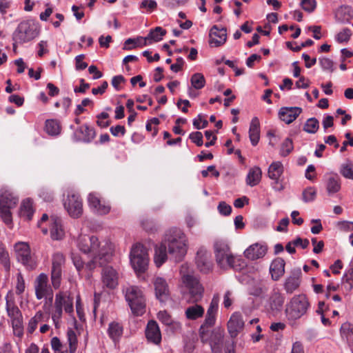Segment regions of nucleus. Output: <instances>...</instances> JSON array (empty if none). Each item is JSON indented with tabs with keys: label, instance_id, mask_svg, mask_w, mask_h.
Returning a JSON list of instances; mask_svg holds the SVG:
<instances>
[{
	"label": "nucleus",
	"instance_id": "1",
	"mask_svg": "<svg viewBox=\"0 0 353 353\" xmlns=\"http://www.w3.org/2000/svg\"><path fill=\"white\" fill-rule=\"evenodd\" d=\"M168 254L175 262L181 261L187 253V238L179 229H172L166 234L164 243L155 246L154 261L160 267L168 259Z\"/></svg>",
	"mask_w": 353,
	"mask_h": 353
},
{
	"label": "nucleus",
	"instance_id": "2",
	"mask_svg": "<svg viewBox=\"0 0 353 353\" xmlns=\"http://www.w3.org/2000/svg\"><path fill=\"white\" fill-rule=\"evenodd\" d=\"M113 246L111 243H106L103 247L99 254L94 256L92 260L85 264L83 261L81 257L76 254H72V260L79 274H81L83 270L89 272L92 271L97 266L103 267L108 263L112 257Z\"/></svg>",
	"mask_w": 353,
	"mask_h": 353
},
{
	"label": "nucleus",
	"instance_id": "3",
	"mask_svg": "<svg viewBox=\"0 0 353 353\" xmlns=\"http://www.w3.org/2000/svg\"><path fill=\"white\" fill-rule=\"evenodd\" d=\"M214 248L216 263L221 268H231L238 270L244 266V262L233 255L229 245L225 242L218 241L214 243Z\"/></svg>",
	"mask_w": 353,
	"mask_h": 353
},
{
	"label": "nucleus",
	"instance_id": "4",
	"mask_svg": "<svg viewBox=\"0 0 353 353\" xmlns=\"http://www.w3.org/2000/svg\"><path fill=\"white\" fill-rule=\"evenodd\" d=\"M123 292L132 312L136 316H141L145 312V297L142 290L137 285H128L123 288Z\"/></svg>",
	"mask_w": 353,
	"mask_h": 353
},
{
	"label": "nucleus",
	"instance_id": "5",
	"mask_svg": "<svg viewBox=\"0 0 353 353\" xmlns=\"http://www.w3.org/2000/svg\"><path fill=\"white\" fill-rule=\"evenodd\" d=\"M19 201L17 196L8 189L3 187L0 190V216L3 221L12 227V218L11 210L14 208Z\"/></svg>",
	"mask_w": 353,
	"mask_h": 353
},
{
	"label": "nucleus",
	"instance_id": "6",
	"mask_svg": "<svg viewBox=\"0 0 353 353\" xmlns=\"http://www.w3.org/2000/svg\"><path fill=\"white\" fill-rule=\"evenodd\" d=\"M39 34L38 23L32 19L21 21L12 33V41L23 44L33 40Z\"/></svg>",
	"mask_w": 353,
	"mask_h": 353
},
{
	"label": "nucleus",
	"instance_id": "7",
	"mask_svg": "<svg viewBox=\"0 0 353 353\" xmlns=\"http://www.w3.org/2000/svg\"><path fill=\"white\" fill-rule=\"evenodd\" d=\"M180 272L182 283L188 291L190 301L196 303L201 300L204 288L199 279L193 273L186 272L183 265H182Z\"/></svg>",
	"mask_w": 353,
	"mask_h": 353
},
{
	"label": "nucleus",
	"instance_id": "8",
	"mask_svg": "<svg viewBox=\"0 0 353 353\" xmlns=\"http://www.w3.org/2000/svg\"><path fill=\"white\" fill-rule=\"evenodd\" d=\"M310 307L307 296L303 294L294 296L285 305V314L289 320L300 319L306 314Z\"/></svg>",
	"mask_w": 353,
	"mask_h": 353
},
{
	"label": "nucleus",
	"instance_id": "9",
	"mask_svg": "<svg viewBox=\"0 0 353 353\" xmlns=\"http://www.w3.org/2000/svg\"><path fill=\"white\" fill-rule=\"evenodd\" d=\"M11 297L12 294L9 292L6 298L7 314L10 319L14 334L21 338L23 335L22 314L14 301L11 300Z\"/></svg>",
	"mask_w": 353,
	"mask_h": 353
},
{
	"label": "nucleus",
	"instance_id": "10",
	"mask_svg": "<svg viewBox=\"0 0 353 353\" xmlns=\"http://www.w3.org/2000/svg\"><path fill=\"white\" fill-rule=\"evenodd\" d=\"M130 259L136 272H144L147 270L149 258L148 250L143 245L137 243L132 248Z\"/></svg>",
	"mask_w": 353,
	"mask_h": 353
},
{
	"label": "nucleus",
	"instance_id": "11",
	"mask_svg": "<svg viewBox=\"0 0 353 353\" xmlns=\"http://www.w3.org/2000/svg\"><path fill=\"white\" fill-rule=\"evenodd\" d=\"M284 302V295L278 290L274 289L264 302V310L270 316H276L282 311Z\"/></svg>",
	"mask_w": 353,
	"mask_h": 353
},
{
	"label": "nucleus",
	"instance_id": "12",
	"mask_svg": "<svg viewBox=\"0 0 353 353\" xmlns=\"http://www.w3.org/2000/svg\"><path fill=\"white\" fill-rule=\"evenodd\" d=\"M106 243L100 246L97 236L81 234L78 238L77 246L84 253H92L94 256H97L99 254L101 249L105 246Z\"/></svg>",
	"mask_w": 353,
	"mask_h": 353
},
{
	"label": "nucleus",
	"instance_id": "13",
	"mask_svg": "<svg viewBox=\"0 0 353 353\" xmlns=\"http://www.w3.org/2000/svg\"><path fill=\"white\" fill-rule=\"evenodd\" d=\"M14 250L17 260L28 269L32 270L37 266V262L31 254L30 246L24 242H19L14 245Z\"/></svg>",
	"mask_w": 353,
	"mask_h": 353
},
{
	"label": "nucleus",
	"instance_id": "14",
	"mask_svg": "<svg viewBox=\"0 0 353 353\" xmlns=\"http://www.w3.org/2000/svg\"><path fill=\"white\" fill-rule=\"evenodd\" d=\"M63 206L68 214L74 219H77L83 214V201L78 194H68Z\"/></svg>",
	"mask_w": 353,
	"mask_h": 353
},
{
	"label": "nucleus",
	"instance_id": "15",
	"mask_svg": "<svg viewBox=\"0 0 353 353\" xmlns=\"http://www.w3.org/2000/svg\"><path fill=\"white\" fill-rule=\"evenodd\" d=\"M65 257L61 252H56L52 259L51 281L52 286L57 289L61 284L62 267L65 264Z\"/></svg>",
	"mask_w": 353,
	"mask_h": 353
},
{
	"label": "nucleus",
	"instance_id": "16",
	"mask_svg": "<svg viewBox=\"0 0 353 353\" xmlns=\"http://www.w3.org/2000/svg\"><path fill=\"white\" fill-rule=\"evenodd\" d=\"M88 202L90 208L100 215H105L110 212L111 207L110 204L101 199L96 192H91L88 196Z\"/></svg>",
	"mask_w": 353,
	"mask_h": 353
},
{
	"label": "nucleus",
	"instance_id": "17",
	"mask_svg": "<svg viewBox=\"0 0 353 353\" xmlns=\"http://www.w3.org/2000/svg\"><path fill=\"white\" fill-rule=\"evenodd\" d=\"M48 278L45 274H40L35 281V294L38 300L47 296L48 294L51 295L50 301L52 300V295L51 293L50 287L48 284Z\"/></svg>",
	"mask_w": 353,
	"mask_h": 353
},
{
	"label": "nucleus",
	"instance_id": "18",
	"mask_svg": "<svg viewBox=\"0 0 353 353\" xmlns=\"http://www.w3.org/2000/svg\"><path fill=\"white\" fill-rule=\"evenodd\" d=\"M96 137L95 130L87 124L79 126L74 132V137L77 141L89 143Z\"/></svg>",
	"mask_w": 353,
	"mask_h": 353
},
{
	"label": "nucleus",
	"instance_id": "19",
	"mask_svg": "<svg viewBox=\"0 0 353 353\" xmlns=\"http://www.w3.org/2000/svg\"><path fill=\"white\" fill-rule=\"evenodd\" d=\"M268 247L265 245L256 243L250 245L245 251L244 256L248 259L254 261L263 258L267 253Z\"/></svg>",
	"mask_w": 353,
	"mask_h": 353
},
{
	"label": "nucleus",
	"instance_id": "20",
	"mask_svg": "<svg viewBox=\"0 0 353 353\" xmlns=\"http://www.w3.org/2000/svg\"><path fill=\"white\" fill-rule=\"evenodd\" d=\"M301 270L300 268L294 269L292 271L284 283V289L288 294L293 293L299 288L301 283Z\"/></svg>",
	"mask_w": 353,
	"mask_h": 353
},
{
	"label": "nucleus",
	"instance_id": "21",
	"mask_svg": "<svg viewBox=\"0 0 353 353\" xmlns=\"http://www.w3.org/2000/svg\"><path fill=\"white\" fill-rule=\"evenodd\" d=\"M244 321L242 316L238 312L234 313L228 322V330L232 338H235L242 331Z\"/></svg>",
	"mask_w": 353,
	"mask_h": 353
},
{
	"label": "nucleus",
	"instance_id": "22",
	"mask_svg": "<svg viewBox=\"0 0 353 353\" xmlns=\"http://www.w3.org/2000/svg\"><path fill=\"white\" fill-rule=\"evenodd\" d=\"M145 336L148 341L158 345L161 341V334L159 327L155 321H149L146 329Z\"/></svg>",
	"mask_w": 353,
	"mask_h": 353
},
{
	"label": "nucleus",
	"instance_id": "23",
	"mask_svg": "<svg viewBox=\"0 0 353 353\" xmlns=\"http://www.w3.org/2000/svg\"><path fill=\"white\" fill-rule=\"evenodd\" d=\"M283 172V166L281 162H273L268 168V176L274 181L273 188L278 191L282 190L283 187L282 185H279V179Z\"/></svg>",
	"mask_w": 353,
	"mask_h": 353
},
{
	"label": "nucleus",
	"instance_id": "24",
	"mask_svg": "<svg viewBox=\"0 0 353 353\" xmlns=\"http://www.w3.org/2000/svg\"><path fill=\"white\" fill-rule=\"evenodd\" d=\"M302 112V109L299 107H283L279 112L281 120L289 124L294 121Z\"/></svg>",
	"mask_w": 353,
	"mask_h": 353
},
{
	"label": "nucleus",
	"instance_id": "25",
	"mask_svg": "<svg viewBox=\"0 0 353 353\" xmlns=\"http://www.w3.org/2000/svg\"><path fill=\"white\" fill-rule=\"evenodd\" d=\"M103 283L108 288L113 289L118 285L117 272L112 267H105L102 271Z\"/></svg>",
	"mask_w": 353,
	"mask_h": 353
},
{
	"label": "nucleus",
	"instance_id": "26",
	"mask_svg": "<svg viewBox=\"0 0 353 353\" xmlns=\"http://www.w3.org/2000/svg\"><path fill=\"white\" fill-rule=\"evenodd\" d=\"M226 30L219 29L216 26H213L210 31V43H214L215 47L223 45L226 41Z\"/></svg>",
	"mask_w": 353,
	"mask_h": 353
},
{
	"label": "nucleus",
	"instance_id": "27",
	"mask_svg": "<svg viewBox=\"0 0 353 353\" xmlns=\"http://www.w3.org/2000/svg\"><path fill=\"white\" fill-rule=\"evenodd\" d=\"M285 262L282 258H276L272 261L270 272L271 273L272 279L274 281H278L285 273Z\"/></svg>",
	"mask_w": 353,
	"mask_h": 353
},
{
	"label": "nucleus",
	"instance_id": "28",
	"mask_svg": "<svg viewBox=\"0 0 353 353\" xmlns=\"http://www.w3.org/2000/svg\"><path fill=\"white\" fill-rule=\"evenodd\" d=\"M216 314L214 312L207 310L206 316L203 323L199 328V336L202 341H207L208 328L212 327L216 321Z\"/></svg>",
	"mask_w": 353,
	"mask_h": 353
},
{
	"label": "nucleus",
	"instance_id": "29",
	"mask_svg": "<svg viewBox=\"0 0 353 353\" xmlns=\"http://www.w3.org/2000/svg\"><path fill=\"white\" fill-rule=\"evenodd\" d=\"M156 296L161 301H164L168 296V285L165 280L161 277H157L154 281Z\"/></svg>",
	"mask_w": 353,
	"mask_h": 353
},
{
	"label": "nucleus",
	"instance_id": "30",
	"mask_svg": "<svg viewBox=\"0 0 353 353\" xmlns=\"http://www.w3.org/2000/svg\"><path fill=\"white\" fill-rule=\"evenodd\" d=\"M55 302H57L64 311L70 314L73 313V299L66 294L65 292H59L55 296Z\"/></svg>",
	"mask_w": 353,
	"mask_h": 353
},
{
	"label": "nucleus",
	"instance_id": "31",
	"mask_svg": "<svg viewBox=\"0 0 353 353\" xmlns=\"http://www.w3.org/2000/svg\"><path fill=\"white\" fill-rule=\"evenodd\" d=\"M196 263L201 272H208L212 268L209 254L206 251L199 250L196 256Z\"/></svg>",
	"mask_w": 353,
	"mask_h": 353
},
{
	"label": "nucleus",
	"instance_id": "32",
	"mask_svg": "<svg viewBox=\"0 0 353 353\" xmlns=\"http://www.w3.org/2000/svg\"><path fill=\"white\" fill-rule=\"evenodd\" d=\"M51 221L50 235L52 239L54 240L61 239L65 234L61 219L57 216H52Z\"/></svg>",
	"mask_w": 353,
	"mask_h": 353
},
{
	"label": "nucleus",
	"instance_id": "33",
	"mask_svg": "<svg viewBox=\"0 0 353 353\" xmlns=\"http://www.w3.org/2000/svg\"><path fill=\"white\" fill-rule=\"evenodd\" d=\"M259 121L257 117H254L250 123L249 129V137L252 145H256L260 139Z\"/></svg>",
	"mask_w": 353,
	"mask_h": 353
},
{
	"label": "nucleus",
	"instance_id": "34",
	"mask_svg": "<svg viewBox=\"0 0 353 353\" xmlns=\"http://www.w3.org/2000/svg\"><path fill=\"white\" fill-rule=\"evenodd\" d=\"M341 336L345 341L348 345L353 349V325L350 323H344L340 329Z\"/></svg>",
	"mask_w": 353,
	"mask_h": 353
},
{
	"label": "nucleus",
	"instance_id": "35",
	"mask_svg": "<svg viewBox=\"0 0 353 353\" xmlns=\"http://www.w3.org/2000/svg\"><path fill=\"white\" fill-rule=\"evenodd\" d=\"M341 189V180L337 174L330 175L326 181V190L328 194L331 195L338 192Z\"/></svg>",
	"mask_w": 353,
	"mask_h": 353
},
{
	"label": "nucleus",
	"instance_id": "36",
	"mask_svg": "<svg viewBox=\"0 0 353 353\" xmlns=\"http://www.w3.org/2000/svg\"><path fill=\"white\" fill-rule=\"evenodd\" d=\"M34 214V210L32 208V201L30 199H27L21 204L19 210V215L21 217L26 220L30 221Z\"/></svg>",
	"mask_w": 353,
	"mask_h": 353
},
{
	"label": "nucleus",
	"instance_id": "37",
	"mask_svg": "<svg viewBox=\"0 0 353 353\" xmlns=\"http://www.w3.org/2000/svg\"><path fill=\"white\" fill-rule=\"evenodd\" d=\"M157 317L162 323L167 326H170L172 329L179 330L181 327V323L174 321L165 310L159 312Z\"/></svg>",
	"mask_w": 353,
	"mask_h": 353
},
{
	"label": "nucleus",
	"instance_id": "38",
	"mask_svg": "<svg viewBox=\"0 0 353 353\" xmlns=\"http://www.w3.org/2000/svg\"><path fill=\"white\" fill-rule=\"evenodd\" d=\"M261 175L262 172L260 168H251L246 177V183L251 187L256 185L261 181Z\"/></svg>",
	"mask_w": 353,
	"mask_h": 353
},
{
	"label": "nucleus",
	"instance_id": "39",
	"mask_svg": "<svg viewBox=\"0 0 353 353\" xmlns=\"http://www.w3.org/2000/svg\"><path fill=\"white\" fill-rule=\"evenodd\" d=\"M204 314V308L198 304H194L186 308L185 314L189 320H196L202 317Z\"/></svg>",
	"mask_w": 353,
	"mask_h": 353
},
{
	"label": "nucleus",
	"instance_id": "40",
	"mask_svg": "<svg viewBox=\"0 0 353 353\" xmlns=\"http://www.w3.org/2000/svg\"><path fill=\"white\" fill-rule=\"evenodd\" d=\"M165 34V30L161 27H156L154 29L151 30L148 36L144 39L143 45H147V41H150L149 43H151L152 41L158 42L163 39Z\"/></svg>",
	"mask_w": 353,
	"mask_h": 353
},
{
	"label": "nucleus",
	"instance_id": "41",
	"mask_svg": "<svg viewBox=\"0 0 353 353\" xmlns=\"http://www.w3.org/2000/svg\"><path fill=\"white\" fill-rule=\"evenodd\" d=\"M63 309L57 302L54 303L53 307L50 312L52 320L56 328H59L61 323Z\"/></svg>",
	"mask_w": 353,
	"mask_h": 353
},
{
	"label": "nucleus",
	"instance_id": "42",
	"mask_svg": "<svg viewBox=\"0 0 353 353\" xmlns=\"http://www.w3.org/2000/svg\"><path fill=\"white\" fill-rule=\"evenodd\" d=\"M46 130L50 135H58L61 132L59 122L54 119L47 120L46 121Z\"/></svg>",
	"mask_w": 353,
	"mask_h": 353
},
{
	"label": "nucleus",
	"instance_id": "43",
	"mask_svg": "<svg viewBox=\"0 0 353 353\" xmlns=\"http://www.w3.org/2000/svg\"><path fill=\"white\" fill-rule=\"evenodd\" d=\"M44 317V314L42 311L39 310L38 311L35 315L30 319L29 321L28 325V332L30 334H32L34 332V331L37 327L38 324L43 321Z\"/></svg>",
	"mask_w": 353,
	"mask_h": 353
},
{
	"label": "nucleus",
	"instance_id": "44",
	"mask_svg": "<svg viewBox=\"0 0 353 353\" xmlns=\"http://www.w3.org/2000/svg\"><path fill=\"white\" fill-rule=\"evenodd\" d=\"M108 332L110 337L114 341H116L121 336L123 333V329L119 323L112 322L110 323Z\"/></svg>",
	"mask_w": 353,
	"mask_h": 353
},
{
	"label": "nucleus",
	"instance_id": "45",
	"mask_svg": "<svg viewBox=\"0 0 353 353\" xmlns=\"http://www.w3.org/2000/svg\"><path fill=\"white\" fill-rule=\"evenodd\" d=\"M319 128V122L314 118L308 119L303 126V130L310 134L316 133Z\"/></svg>",
	"mask_w": 353,
	"mask_h": 353
},
{
	"label": "nucleus",
	"instance_id": "46",
	"mask_svg": "<svg viewBox=\"0 0 353 353\" xmlns=\"http://www.w3.org/2000/svg\"><path fill=\"white\" fill-rule=\"evenodd\" d=\"M68 341L69 343L70 353H75L77 347V337L76 333L72 330H68L67 332Z\"/></svg>",
	"mask_w": 353,
	"mask_h": 353
},
{
	"label": "nucleus",
	"instance_id": "47",
	"mask_svg": "<svg viewBox=\"0 0 353 353\" xmlns=\"http://www.w3.org/2000/svg\"><path fill=\"white\" fill-rule=\"evenodd\" d=\"M205 80L203 75L201 73H195L191 77V84L196 90L204 87Z\"/></svg>",
	"mask_w": 353,
	"mask_h": 353
},
{
	"label": "nucleus",
	"instance_id": "48",
	"mask_svg": "<svg viewBox=\"0 0 353 353\" xmlns=\"http://www.w3.org/2000/svg\"><path fill=\"white\" fill-rule=\"evenodd\" d=\"M340 172L345 178L353 180V163L347 161L343 163L341 166Z\"/></svg>",
	"mask_w": 353,
	"mask_h": 353
},
{
	"label": "nucleus",
	"instance_id": "49",
	"mask_svg": "<svg viewBox=\"0 0 353 353\" xmlns=\"http://www.w3.org/2000/svg\"><path fill=\"white\" fill-rule=\"evenodd\" d=\"M51 346L54 353H68L66 347L63 345L57 336L51 339Z\"/></svg>",
	"mask_w": 353,
	"mask_h": 353
},
{
	"label": "nucleus",
	"instance_id": "50",
	"mask_svg": "<svg viewBox=\"0 0 353 353\" xmlns=\"http://www.w3.org/2000/svg\"><path fill=\"white\" fill-rule=\"evenodd\" d=\"M319 61L323 70H327L331 73L334 72V67L332 60L327 57H321L319 58Z\"/></svg>",
	"mask_w": 353,
	"mask_h": 353
},
{
	"label": "nucleus",
	"instance_id": "51",
	"mask_svg": "<svg viewBox=\"0 0 353 353\" xmlns=\"http://www.w3.org/2000/svg\"><path fill=\"white\" fill-rule=\"evenodd\" d=\"M293 143L292 139L287 138L281 145V155L283 157L288 156L293 150Z\"/></svg>",
	"mask_w": 353,
	"mask_h": 353
},
{
	"label": "nucleus",
	"instance_id": "52",
	"mask_svg": "<svg viewBox=\"0 0 353 353\" xmlns=\"http://www.w3.org/2000/svg\"><path fill=\"white\" fill-rule=\"evenodd\" d=\"M316 195V191L314 188L309 187L303 192V200L305 202L312 201L314 200Z\"/></svg>",
	"mask_w": 353,
	"mask_h": 353
},
{
	"label": "nucleus",
	"instance_id": "53",
	"mask_svg": "<svg viewBox=\"0 0 353 353\" xmlns=\"http://www.w3.org/2000/svg\"><path fill=\"white\" fill-rule=\"evenodd\" d=\"M352 36V31L350 29L346 28L343 29L336 35V40L339 43L347 42L350 40Z\"/></svg>",
	"mask_w": 353,
	"mask_h": 353
},
{
	"label": "nucleus",
	"instance_id": "54",
	"mask_svg": "<svg viewBox=\"0 0 353 353\" xmlns=\"http://www.w3.org/2000/svg\"><path fill=\"white\" fill-rule=\"evenodd\" d=\"M301 6L305 11L312 12L316 8V2L315 0H301Z\"/></svg>",
	"mask_w": 353,
	"mask_h": 353
},
{
	"label": "nucleus",
	"instance_id": "55",
	"mask_svg": "<svg viewBox=\"0 0 353 353\" xmlns=\"http://www.w3.org/2000/svg\"><path fill=\"white\" fill-rule=\"evenodd\" d=\"M189 138L197 146H201L203 144V134L201 132H192L190 134Z\"/></svg>",
	"mask_w": 353,
	"mask_h": 353
},
{
	"label": "nucleus",
	"instance_id": "56",
	"mask_svg": "<svg viewBox=\"0 0 353 353\" xmlns=\"http://www.w3.org/2000/svg\"><path fill=\"white\" fill-rule=\"evenodd\" d=\"M313 43H314V41L312 39H309L306 40L305 42L302 43L301 46H295V48L292 47V42H290V41H288L286 43V46L288 48L291 49L292 51L299 52V50H301V49L302 48L310 46L313 45Z\"/></svg>",
	"mask_w": 353,
	"mask_h": 353
},
{
	"label": "nucleus",
	"instance_id": "57",
	"mask_svg": "<svg viewBox=\"0 0 353 353\" xmlns=\"http://www.w3.org/2000/svg\"><path fill=\"white\" fill-rule=\"evenodd\" d=\"M218 210L220 214L224 216H228L232 212V208L230 205L227 204L224 201H221L219 203L218 205Z\"/></svg>",
	"mask_w": 353,
	"mask_h": 353
},
{
	"label": "nucleus",
	"instance_id": "58",
	"mask_svg": "<svg viewBox=\"0 0 353 353\" xmlns=\"http://www.w3.org/2000/svg\"><path fill=\"white\" fill-rule=\"evenodd\" d=\"M84 54H79L75 57V68L77 70H84L88 67V63L83 61Z\"/></svg>",
	"mask_w": 353,
	"mask_h": 353
},
{
	"label": "nucleus",
	"instance_id": "59",
	"mask_svg": "<svg viewBox=\"0 0 353 353\" xmlns=\"http://www.w3.org/2000/svg\"><path fill=\"white\" fill-rule=\"evenodd\" d=\"M208 124V121L203 119V117L201 114L198 116L197 119L193 120V125L198 130L206 128Z\"/></svg>",
	"mask_w": 353,
	"mask_h": 353
},
{
	"label": "nucleus",
	"instance_id": "60",
	"mask_svg": "<svg viewBox=\"0 0 353 353\" xmlns=\"http://www.w3.org/2000/svg\"><path fill=\"white\" fill-rule=\"evenodd\" d=\"M39 196L46 202H52L54 200L53 193L47 189L41 190Z\"/></svg>",
	"mask_w": 353,
	"mask_h": 353
},
{
	"label": "nucleus",
	"instance_id": "61",
	"mask_svg": "<svg viewBox=\"0 0 353 353\" xmlns=\"http://www.w3.org/2000/svg\"><path fill=\"white\" fill-rule=\"evenodd\" d=\"M25 290V283L21 274L17 275V283L16 286V293L18 294H22Z\"/></svg>",
	"mask_w": 353,
	"mask_h": 353
},
{
	"label": "nucleus",
	"instance_id": "62",
	"mask_svg": "<svg viewBox=\"0 0 353 353\" xmlns=\"http://www.w3.org/2000/svg\"><path fill=\"white\" fill-rule=\"evenodd\" d=\"M111 134L114 137H118L119 134L123 136L125 133V129L123 125H117L116 126H112L110 128Z\"/></svg>",
	"mask_w": 353,
	"mask_h": 353
},
{
	"label": "nucleus",
	"instance_id": "63",
	"mask_svg": "<svg viewBox=\"0 0 353 353\" xmlns=\"http://www.w3.org/2000/svg\"><path fill=\"white\" fill-rule=\"evenodd\" d=\"M157 3L154 0H143L141 3V8H147L149 11L156 9Z\"/></svg>",
	"mask_w": 353,
	"mask_h": 353
},
{
	"label": "nucleus",
	"instance_id": "64",
	"mask_svg": "<svg viewBox=\"0 0 353 353\" xmlns=\"http://www.w3.org/2000/svg\"><path fill=\"white\" fill-rule=\"evenodd\" d=\"M0 260L3 263L6 268L9 267V257L8 254L5 248L0 245Z\"/></svg>",
	"mask_w": 353,
	"mask_h": 353
}]
</instances>
